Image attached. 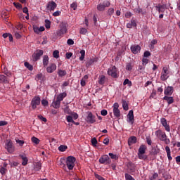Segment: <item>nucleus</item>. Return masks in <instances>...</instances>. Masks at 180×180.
Wrapping results in <instances>:
<instances>
[{
    "mask_svg": "<svg viewBox=\"0 0 180 180\" xmlns=\"http://www.w3.org/2000/svg\"><path fill=\"white\" fill-rule=\"evenodd\" d=\"M136 143H137V138L136 136H131L128 139L129 146H131V144H136Z\"/></svg>",
    "mask_w": 180,
    "mask_h": 180,
    "instance_id": "23",
    "label": "nucleus"
},
{
    "mask_svg": "<svg viewBox=\"0 0 180 180\" xmlns=\"http://www.w3.org/2000/svg\"><path fill=\"white\" fill-rule=\"evenodd\" d=\"M133 178V176H131V175L129 174H125V179L127 180H129Z\"/></svg>",
    "mask_w": 180,
    "mask_h": 180,
    "instance_id": "63",
    "label": "nucleus"
},
{
    "mask_svg": "<svg viewBox=\"0 0 180 180\" xmlns=\"http://www.w3.org/2000/svg\"><path fill=\"white\" fill-rule=\"evenodd\" d=\"M78 7V5L77 4V2H73L71 5H70V8H72V9H73L74 11H77V8Z\"/></svg>",
    "mask_w": 180,
    "mask_h": 180,
    "instance_id": "49",
    "label": "nucleus"
},
{
    "mask_svg": "<svg viewBox=\"0 0 180 180\" xmlns=\"http://www.w3.org/2000/svg\"><path fill=\"white\" fill-rule=\"evenodd\" d=\"M122 103L124 110H129V102L122 100Z\"/></svg>",
    "mask_w": 180,
    "mask_h": 180,
    "instance_id": "32",
    "label": "nucleus"
},
{
    "mask_svg": "<svg viewBox=\"0 0 180 180\" xmlns=\"http://www.w3.org/2000/svg\"><path fill=\"white\" fill-rule=\"evenodd\" d=\"M163 99H164V101H167V102L169 105L174 103V98L173 97H168L166 96L163 98Z\"/></svg>",
    "mask_w": 180,
    "mask_h": 180,
    "instance_id": "31",
    "label": "nucleus"
},
{
    "mask_svg": "<svg viewBox=\"0 0 180 180\" xmlns=\"http://www.w3.org/2000/svg\"><path fill=\"white\" fill-rule=\"evenodd\" d=\"M128 169H129L130 172H134V171H136V165L131 162H129L128 163Z\"/></svg>",
    "mask_w": 180,
    "mask_h": 180,
    "instance_id": "24",
    "label": "nucleus"
},
{
    "mask_svg": "<svg viewBox=\"0 0 180 180\" xmlns=\"http://www.w3.org/2000/svg\"><path fill=\"white\" fill-rule=\"evenodd\" d=\"M51 26V22H50V20H45V27L46 29H50Z\"/></svg>",
    "mask_w": 180,
    "mask_h": 180,
    "instance_id": "42",
    "label": "nucleus"
},
{
    "mask_svg": "<svg viewBox=\"0 0 180 180\" xmlns=\"http://www.w3.org/2000/svg\"><path fill=\"white\" fill-rule=\"evenodd\" d=\"M108 155L110 157V158L112 160H119V157H117V155H115V154H113L112 153H110L108 154Z\"/></svg>",
    "mask_w": 180,
    "mask_h": 180,
    "instance_id": "43",
    "label": "nucleus"
},
{
    "mask_svg": "<svg viewBox=\"0 0 180 180\" xmlns=\"http://www.w3.org/2000/svg\"><path fill=\"white\" fill-rule=\"evenodd\" d=\"M31 141L34 144H36L37 146V144H39L40 143V139H39L38 138H37L36 136H32L31 138Z\"/></svg>",
    "mask_w": 180,
    "mask_h": 180,
    "instance_id": "34",
    "label": "nucleus"
},
{
    "mask_svg": "<svg viewBox=\"0 0 180 180\" xmlns=\"http://www.w3.org/2000/svg\"><path fill=\"white\" fill-rule=\"evenodd\" d=\"M35 169L36 171H40L41 169V164L37 162L35 165Z\"/></svg>",
    "mask_w": 180,
    "mask_h": 180,
    "instance_id": "53",
    "label": "nucleus"
},
{
    "mask_svg": "<svg viewBox=\"0 0 180 180\" xmlns=\"http://www.w3.org/2000/svg\"><path fill=\"white\" fill-rule=\"evenodd\" d=\"M167 8V6L165 5H161V4H158L156 6V9H158L159 13H164V12H165V9Z\"/></svg>",
    "mask_w": 180,
    "mask_h": 180,
    "instance_id": "19",
    "label": "nucleus"
},
{
    "mask_svg": "<svg viewBox=\"0 0 180 180\" xmlns=\"http://www.w3.org/2000/svg\"><path fill=\"white\" fill-rule=\"evenodd\" d=\"M56 8H57V4L56 2H54L53 1L48 2L46 5L47 11H50V12H51V11H54Z\"/></svg>",
    "mask_w": 180,
    "mask_h": 180,
    "instance_id": "13",
    "label": "nucleus"
},
{
    "mask_svg": "<svg viewBox=\"0 0 180 180\" xmlns=\"http://www.w3.org/2000/svg\"><path fill=\"white\" fill-rule=\"evenodd\" d=\"M15 141H16V143L19 144V146H20L21 147H22V146L25 144V141L15 139Z\"/></svg>",
    "mask_w": 180,
    "mask_h": 180,
    "instance_id": "46",
    "label": "nucleus"
},
{
    "mask_svg": "<svg viewBox=\"0 0 180 180\" xmlns=\"http://www.w3.org/2000/svg\"><path fill=\"white\" fill-rule=\"evenodd\" d=\"M134 11L136 13H143V8H135Z\"/></svg>",
    "mask_w": 180,
    "mask_h": 180,
    "instance_id": "57",
    "label": "nucleus"
},
{
    "mask_svg": "<svg viewBox=\"0 0 180 180\" xmlns=\"http://www.w3.org/2000/svg\"><path fill=\"white\" fill-rule=\"evenodd\" d=\"M43 78H44V75H43V73H38L35 76V79H37V81H40V80L43 79Z\"/></svg>",
    "mask_w": 180,
    "mask_h": 180,
    "instance_id": "36",
    "label": "nucleus"
},
{
    "mask_svg": "<svg viewBox=\"0 0 180 180\" xmlns=\"http://www.w3.org/2000/svg\"><path fill=\"white\" fill-rule=\"evenodd\" d=\"M148 59L146 58H143L142 59V63H143V65H146V64H148Z\"/></svg>",
    "mask_w": 180,
    "mask_h": 180,
    "instance_id": "55",
    "label": "nucleus"
},
{
    "mask_svg": "<svg viewBox=\"0 0 180 180\" xmlns=\"http://www.w3.org/2000/svg\"><path fill=\"white\" fill-rule=\"evenodd\" d=\"M127 71H131L133 70V66H131V63H127L126 65Z\"/></svg>",
    "mask_w": 180,
    "mask_h": 180,
    "instance_id": "50",
    "label": "nucleus"
},
{
    "mask_svg": "<svg viewBox=\"0 0 180 180\" xmlns=\"http://www.w3.org/2000/svg\"><path fill=\"white\" fill-rule=\"evenodd\" d=\"M88 78H89V77L86 75H84V77L81 79L80 85H82V86H85V85H86V81H87Z\"/></svg>",
    "mask_w": 180,
    "mask_h": 180,
    "instance_id": "28",
    "label": "nucleus"
},
{
    "mask_svg": "<svg viewBox=\"0 0 180 180\" xmlns=\"http://www.w3.org/2000/svg\"><path fill=\"white\" fill-rule=\"evenodd\" d=\"M38 118L40 120H42V122H44L46 123V122H47V119H46V117H43L42 115H38Z\"/></svg>",
    "mask_w": 180,
    "mask_h": 180,
    "instance_id": "60",
    "label": "nucleus"
},
{
    "mask_svg": "<svg viewBox=\"0 0 180 180\" xmlns=\"http://www.w3.org/2000/svg\"><path fill=\"white\" fill-rule=\"evenodd\" d=\"M151 56V53L148 51H146L143 53V57H150Z\"/></svg>",
    "mask_w": 180,
    "mask_h": 180,
    "instance_id": "59",
    "label": "nucleus"
},
{
    "mask_svg": "<svg viewBox=\"0 0 180 180\" xmlns=\"http://www.w3.org/2000/svg\"><path fill=\"white\" fill-rule=\"evenodd\" d=\"M108 74L112 78L119 77V72L117 71V68H116V66H112L108 68Z\"/></svg>",
    "mask_w": 180,
    "mask_h": 180,
    "instance_id": "4",
    "label": "nucleus"
},
{
    "mask_svg": "<svg viewBox=\"0 0 180 180\" xmlns=\"http://www.w3.org/2000/svg\"><path fill=\"white\" fill-rule=\"evenodd\" d=\"M68 44L69 45V46H72V44H74V40H72V39H68Z\"/></svg>",
    "mask_w": 180,
    "mask_h": 180,
    "instance_id": "62",
    "label": "nucleus"
},
{
    "mask_svg": "<svg viewBox=\"0 0 180 180\" xmlns=\"http://www.w3.org/2000/svg\"><path fill=\"white\" fill-rule=\"evenodd\" d=\"M146 143L148 146H151L153 144V141H151V137L147 136L146 138Z\"/></svg>",
    "mask_w": 180,
    "mask_h": 180,
    "instance_id": "51",
    "label": "nucleus"
},
{
    "mask_svg": "<svg viewBox=\"0 0 180 180\" xmlns=\"http://www.w3.org/2000/svg\"><path fill=\"white\" fill-rule=\"evenodd\" d=\"M131 13L130 11H127L126 13H125V18H127V19H130V18H131Z\"/></svg>",
    "mask_w": 180,
    "mask_h": 180,
    "instance_id": "56",
    "label": "nucleus"
},
{
    "mask_svg": "<svg viewBox=\"0 0 180 180\" xmlns=\"http://www.w3.org/2000/svg\"><path fill=\"white\" fill-rule=\"evenodd\" d=\"M100 164H105V165H109L112 160H110V158L108 155H102L99 159Z\"/></svg>",
    "mask_w": 180,
    "mask_h": 180,
    "instance_id": "7",
    "label": "nucleus"
},
{
    "mask_svg": "<svg viewBox=\"0 0 180 180\" xmlns=\"http://www.w3.org/2000/svg\"><path fill=\"white\" fill-rule=\"evenodd\" d=\"M127 29H131L132 27H137V23L134 19L131 20V22L127 24Z\"/></svg>",
    "mask_w": 180,
    "mask_h": 180,
    "instance_id": "20",
    "label": "nucleus"
},
{
    "mask_svg": "<svg viewBox=\"0 0 180 180\" xmlns=\"http://www.w3.org/2000/svg\"><path fill=\"white\" fill-rule=\"evenodd\" d=\"M61 104V101L57 100L53 101L52 103V106L53 108H54V109H58V108H60V105Z\"/></svg>",
    "mask_w": 180,
    "mask_h": 180,
    "instance_id": "25",
    "label": "nucleus"
},
{
    "mask_svg": "<svg viewBox=\"0 0 180 180\" xmlns=\"http://www.w3.org/2000/svg\"><path fill=\"white\" fill-rule=\"evenodd\" d=\"M110 6V2L108 1H104L103 3H100L97 5V10L99 11V12H102L106 9V8H109Z\"/></svg>",
    "mask_w": 180,
    "mask_h": 180,
    "instance_id": "5",
    "label": "nucleus"
},
{
    "mask_svg": "<svg viewBox=\"0 0 180 180\" xmlns=\"http://www.w3.org/2000/svg\"><path fill=\"white\" fill-rule=\"evenodd\" d=\"M80 34H85L86 33H88V30L86 28L82 27L79 30Z\"/></svg>",
    "mask_w": 180,
    "mask_h": 180,
    "instance_id": "48",
    "label": "nucleus"
},
{
    "mask_svg": "<svg viewBox=\"0 0 180 180\" xmlns=\"http://www.w3.org/2000/svg\"><path fill=\"white\" fill-rule=\"evenodd\" d=\"M58 77H60V78H63V77H65V75H67V71L58 69Z\"/></svg>",
    "mask_w": 180,
    "mask_h": 180,
    "instance_id": "30",
    "label": "nucleus"
},
{
    "mask_svg": "<svg viewBox=\"0 0 180 180\" xmlns=\"http://www.w3.org/2000/svg\"><path fill=\"white\" fill-rule=\"evenodd\" d=\"M15 28L17 29V30H21L23 28V25L18 23L15 26Z\"/></svg>",
    "mask_w": 180,
    "mask_h": 180,
    "instance_id": "54",
    "label": "nucleus"
},
{
    "mask_svg": "<svg viewBox=\"0 0 180 180\" xmlns=\"http://www.w3.org/2000/svg\"><path fill=\"white\" fill-rule=\"evenodd\" d=\"M0 84H9L8 77L4 75H0Z\"/></svg>",
    "mask_w": 180,
    "mask_h": 180,
    "instance_id": "22",
    "label": "nucleus"
},
{
    "mask_svg": "<svg viewBox=\"0 0 180 180\" xmlns=\"http://www.w3.org/2000/svg\"><path fill=\"white\" fill-rule=\"evenodd\" d=\"M56 70H57V65L56 63H51L46 68V71L49 74H53Z\"/></svg>",
    "mask_w": 180,
    "mask_h": 180,
    "instance_id": "15",
    "label": "nucleus"
},
{
    "mask_svg": "<svg viewBox=\"0 0 180 180\" xmlns=\"http://www.w3.org/2000/svg\"><path fill=\"white\" fill-rule=\"evenodd\" d=\"M172 94H174V87L167 86L165 89V95H172Z\"/></svg>",
    "mask_w": 180,
    "mask_h": 180,
    "instance_id": "21",
    "label": "nucleus"
},
{
    "mask_svg": "<svg viewBox=\"0 0 180 180\" xmlns=\"http://www.w3.org/2000/svg\"><path fill=\"white\" fill-rule=\"evenodd\" d=\"M169 74V66H165L162 68V70L161 72L160 79L162 81H167L169 76L168 75Z\"/></svg>",
    "mask_w": 180,
    "mask_h": 180,
    "instance_id": "3",
    "label": "nucleus"
},
{
    "mask_svg": "<svg viewBox=\"0 0 180 180\" xmlns=\"http://www.w3.org/2000/svg\"><path fill=\"white\" fill-rule=\"evenodd\" d=\"M65 33H67V26H65V24L62 23L60 25V29L56 32V34L57 36H63V34H65Z\"/></svg>",
    "mask_w": 180,
    "mask_h": 180,
    "instance_id": "12",
    "label": "nucleus"
},
{
    "mask_svg": "<svg viewBox=\"0 0 180 180\" xmlns=\"http://www.w3.org/2000/svg\"><path fill=\"white\" fill-rule=\"evenodd\" d=\"M140 50H141V47L139 45H134L131 46V51H132L134 54H137Z\"/></svg>",
    "mask_w": 180,
    "mask_h": 180,
    "instance_id": "17",
    "label": "nucleus"
},
{
    "mask_svg": "<svg viewBox=\"0 0 180 180\" xmlns=\"http://www.w3.org/2000/svg\"><path fill=\"white\" fill-rule=\"evenodd\" d=\"M114 12H115V9H113V8H110L108 11V15H110V16H111V15H113Z\"/></svg>",
    "mask_w": 180,
    "mask_h": 180,
    "instance_id": "58",
    "label": "nucleus"
},
{
    "mask_svg": "<svg viewBox=\"0 0 180 180\" xmlns=\"http://www.w3.org/2000/svg\"><path fill=\"white\" fill-rule=\"evenodd\" d=\"M112 108L114 116H115V117H120V110H119V103H115L113 104Z\"/></svg>",
    "mask_w": 180,
    "mask_h": 180,
    "instance_id": "11",
    "label": "nucleus"
},
{
    "mask_svg": "<svg viewBox=\"0 0 180 180\" xmlns=\"http://www.w3.org/2000/svg\"><path fill=\"white\" fill-rule=\"evenodd\" d=\"M123 85H128L129 86H131V81L129 80V79H126L123 82Z\"/></svg>",
    "mask_w": 180,
    "mask_h": 180,
    "instance_id": "45",
    "label": "nucleus"
},
{
    "mask_svg": "<svg viewBox=\"0 0 180 180\" xmlns=\"http://www.w3.org/2000/svg\"><path fill=\"white\" fill-rule=\"evenodd\" d=\"M41 102L43 106H49V101L47 100L43 99Z\"/></svg>",
    "mask_w": 180,
    "mask_h": 180,
    "instance_id": "52",
    "label": "nucleus"
},
{
    "mask_svg": "<svg viewBox=\"0 0 180 180\" xmlns=\"http://www.w3.org/2000/svg\"><path fill=\"white\" fill-rule=\"evenodd\" d=\"M91 142L93 147H96V144H98V140H96V138L91 139Z\"/></svg>",
    "mask_w": 180,
    "mask_h": 180,
    "instance_id": "41",
    "label": "nucleus"
},
{
    "mask_svg": "<svg viewBox=\"0 0 180 180\" xmlns=\"http://www.w3.org/2000/svg\"><path fill=\"white\" fill-rule=\"evenodd\" d=\"M146 150H147V147L144 145H141L139 147L138 154H146Z\"/></svg>",
    "mask_w": 180,
    "mask_h": 180,
    "instance_id": "29",
    "label": "nucleus"
},
{
    "mask_svg": "<svg viewBox=\"0 0 180 180\" xmlns=\"http://www.w3.org/2000/svg\"><path fill=\"white\" fill-rule=\"evenodd\" d=\"M6 149L7 150L8 153H10V154L15 153V146H13L12 141L11 140L6 141Z\"/></svg>",
    "mask_w": 180,
    "mask_h": 180,
    "instance_id": "6",
    "label": "nucleus"
},
{
    "mask_svg": "<svg viewBox=\"0 0 180 180\" xmlns=\"http://www.w3.org/2000/svg\"><path fill=\"white\" fill-rule=\"evenodd\" d=\"M67 96V93L63 92L60 93L59 95L57 96L56 99L59 101V102H61L64 98Z\"/></svg>",
    "mask_w": 180,
    "mask_h": 180,
    "instance_id": "26",
    "label": "nucleus"
},
{
    "mask_svg": "<svg viewBox=\"0 0 180 180\" xmlns=\"http://www.w3.org/2000/svg\"><path fill=\"white\" fill-rule=\"evenodd\" d=\"M138 157L139 160H147V155H145L144 153H138Z\"/></svg>",
    "mask_w": 180,
    "mask_h": 180,
    "instance_id": "38",
    "label": "nucleus"
},
{
    "mask_svg": "<svg viewBox=\"0 0 180 180\" xmlns=\"http://www.w3.org/2000/svg\"><path fill=\"white\" fill-rule=\"evenodd\" d=\"M44 51L43 50L38 49L34 51V53L32 54V60L33 61H37L38 60H40L41 56H43Z\"/></svg>",
    "mask_w": 180,
    "mask_h": 180,
    "instance_id": "8",
    "label": "nucleus"
},
{
    "mask_svg": "<svg viewBox=\"0 0 180 180\" xmlns=\"http://www.w3.org/2000/svg\"><path fill=\"white\" fill-rule=\"evenodd\" d=\"M53 56L54 58H60V51L56 50L53 52Z\"/></svg>",
    "mask_w": 180,
    "mask_h": 180,
    "instance_id": "40",
    "label": "nucleus"
},
{
    "mask_svg": "<svg viewBox=\"0 0 180 180\" xmlns=\"http://www.w3.org/2000/svg\"><path fill=\"white\" fill-rule=\"evenodd\" d=\"M20 157L22 160V165H27V162L29 161L27 157H26L25 155H20Z\"/></svg>",
    "mask_w": 180,
    "mask_h": 180,
    "instance_id": "27",
    "label": "nucleus"
},
{
    "mask_svg": "<svg viewBox=\"0 0 180 180\" xmlns=\"http://www.w3.org/2000/svg\"><path fill=\"white\" fill-rule=\"evenodd\" d=\"M66 120L68 123H74V120H72V116L68 115L66 117Z\"/></svg>",
    "mask_w": 180,
    "mask_h": 180,
    "instance_id": "47",
    "label": "nucleus"
},
{
    "mask_svg": "<svg viewBox=\"0 0 180 180\" xmlns=\"http://www.w3.org/2000/svg\"><path fill=\"white\" fill-rule=\"evenodd\" d=\"M127 121L130 124H133V123H134V113L133 110L129 111V113L127 115Z\"/></svg>",
    "mask_w": 180,
    "mask_h": 180,
    "instance_id": "10",
    "label": "nucleus"
},
{
    "mask_svg": "<svg viewBox=\"0 0 180 180\" xmlns=\"http://www.w3.org/2000/svg\"><path fill=\"white\" fill-rule=\"evenodd\" d=\"M98 84H100V85H103V84H105V75L100 76Z\"/></svg>",
    "mask_w": 180,
    "mask_h": 180,
    "instance_id": "37",
    "label": "nucleus"
},
{
    "mask_svg": "<svg viewBox=\"0 0 180 180\" xmlns=\"http://www.w3.org/2000/svg\"><path fill=\"white\" fill-rule=\"evenodd\" d=\"M75 161L77 159L74 156H69L66 158V166L70 171L74 169V167H75Z\"/></svg>",
    "mask_w": 180,
    "mask_h": 180,
    "instance_id": "1",
    "label": "nucleus"
},
{
    "mask_svg": "<svg viewBox=\"0 0 180 180\" xmlns=\"http://www.w3.org/2000/svg\"><path fill=\"white\" fill-rule=\"evenodd\" d=\"M67 148H68L67 146H64V145H61L58 147L59 151H62V152L65 151V150H67Z\"/></svg>",
    "mask_w": 180,
    "mask_h": 180,
    "instance_id": "44",
    "label": "nucleus"
},
{
    "mask_svg": "<svg viewBox=\"0 0 180 180\" xmlns=\"http://www.w3.org/2000/svg\"><path fill=\"white\" fill-rule=\"evenodd\" d=\"M160 122L166 131H171V128L169 127V124L167 122V119L161 118Z\"/></svg>",
    "mask_w": 180,
    "mask_h": 180,
    "instance_id": "16",
    "label": "nucleus"
},
{
    "mask_svg": "<svg viewBox=\"0 0 180 180\" xmlns=\"http://www.w3.org/2000/svg\"><path fill=\"white\" fill-rule=\"evenodd\" d=\"M13 5L15 8H18V9L22 8V4H19V3H13Z\"/></svg>",
    "mask_w": 180,
    "mask_h": 180,
    "instance_id": "61",
    "label": "nucleus"
},
{
    "mask_svg": "<svg viewBox=\"0 0 180 180\" xmlns=\"http://www.w3.org/2000/svg\"><path fill=\"white\" fill-rule=\"evenodd\" d=\"M155 136H157L158 139H160L162 141H165L167 140V134L161 130L156 131Z\"/></svg>",
    "mask_w": 180,
    "mask_h": 180,
    "instance_id": "9",
    "label": "nucleus"
},
{
    "mask_svg": "<svg viewBox=\"0 0 180 180\" xmlns=\"http://www.w3.org/2000/svg\"><path fill=\"white\" fill-rule=\"evenodd\" d=\"M86 121L88 123H95V122H96L95 120V115H94L91 112H87Z\"/></svg>",
    "mask_w": 180,
    "mask_h": 180,
    "instance_id": "14",
    "label": "nucleus"
},
{
    "mask_svg": "<svg viewBox=\"0 0 180 180\" xmlns=\"http://www.w3.org/2000/svg\"><path fill=\"white\" fill-rule=\"evenodd\" d=\"M6 167H8V163L4 162L3 166H1L0 168V174H1V175H5V174H6V172H8V169H6Z\"/></svg>",
    "mask_w": 180,
    "mask_h": 180,
    "instance_id": "18",
    "label": "nucleus"
},
{
    "mask_svg": "<svg viewBox=\"0 0 180 180\" xmlns=\"http://www.w3.org/2000/svg\"><path fill=\"white\" fill-rule=\"evenodd\" d=\"M60 14H61V11H57L53 13V16H60Z\"/></svg>",
    "mask_w": 180,
    "mask_h": 180,
    "instance_id": "64",
    "label": "nucleus"
},
{
    "mask_svg": "<svg viewBox=\"0 0 180 180\" xmlns=\"http://www.w3.org/2000/svg\"><path fill=\"white\" fill-rule=\"evenodd\" d=\"M41 98L40 96H35L31 101V107L34 110L37 109V107L40 105Z\"/></svg>",
    "mask_w": 180,
    "mask_h": 180,
    "instance_id": "2",
    "label": "nucleus"
},
{
    "mask_svg": "<svg viewBox=\"0 0 180 180\" xmlns=\"http://www.w3.org/2000/svg\"><path fill=\"white\" fill-rule=\"evenodd\" d=\"M43 65H44V67H47V65H49V56H44Z\"/></svg>",
    "mask_w": 180,
    "mask_h": 180,
    "instance_id": "33",
    "label": "nucleus"
},
{
    "mask_svg": "<svg viewBox=\"0 0 180 180\" xmlns=\"http://www.w3.org/2000/svg\"><path fill=\"white\" fill-rule=\"evenodd\" d=\"M25 67L27 68L30 71H33V65H30L29 62H25L24 63Z\"/></svg>",
    "mask_w": 180,
    "mask_h": 180,
    "instance_id": "35",
    "label": "nucleus"
},
{
    "mask_svg": "<svg viewBox=\"0 0 180 180\" xmlns=\"http://www.w3.org/2000/svg\"><path fill=\"white\" fill-rule=\"evenodd\" d=\"M81 56L79 57L80 61H84V58H85V50L80 51Z\"/></svg>",
    "mask_w": 180,
    "mask_h": 180,
    "instance_id": "39",
    "label": "nucleus"
}]
</instances>
